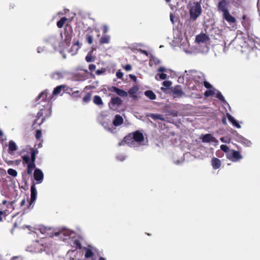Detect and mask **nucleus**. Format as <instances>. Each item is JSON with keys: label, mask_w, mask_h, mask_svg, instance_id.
I'll return each instance as SVG.
<instances>
[{"label": "nucleus", "mask_w": 260, "mask_h": 260, "mask_svg": "<svg viewBox=\"0 0 260 260\" xmlns=\"http://www.w3.org/2000/svg\"><path fill=\"white\" fill-rule=\"evenodd\" d=\"M144 94L151 100H154L156 98L155 94L150 90L145 91Z\"/></svg>", "instance_id": "393cba45"}, {"label": "nucleus", "mask_w": 260, "mask_h": 260, "mask_svg": "<svg viewBox=\"0 0 260 260\" xmlns=\"http://www.w3.org/2000/svg\"><path fill=\"white\" fill-rule=\"evenodd\" d=\"M91 97V93L90 92L87 93L85 96L83 98L84 103H87L90 102Z\"/></svg>", "instance_id": "72a5a7b5"}, {"label": "nucleus", "mask_w": 260, "mask_h": 260, "mask_svg": "<svg viewBox=\"0 0 260 260\" xmlns=\"http://www.w3.org/2000/svg\"><path fill=\"white\" fill-rule=\"evenodd\" d=\"M7 203V201L6 200H4L3 202H2V204L3 205H6Z\"/></svg>", "instance_id": "69168bd1"}, {"label": "nucleus", "mask_w": 260, "mask_h": 260, "mask_svg": "<svg viewBox=\"0 0 260 260\" xmlns=\"http://www.w3.org/2000/svg\"><path fill=\"white\" fill-rule=\"evenodd\" d=\"M221 165V161L216 157H213L211 160V165L215 170L219 169Z\"/></svg>", "instance_id": "a211bd4d"}, {"label": "nucleus", "mask_w": 260, "mask_h": 260, "mask_svg": "<svg viewBox=\"0 0 260 260\" xmlns=\"http://www.w3.org/2000/svg\"><path fill=\"white\" fill-rule=\"evenodd\" d=\"M246 46H249L252 49L255 48L260 50V39L257 37L253 38L248 35L247 41H245L243 44L241 45V47H245Z\"/></svg>", "instance_id": "7ed1b4c3"}, {"label": "nucleus", "mask_w": 260, "mask_h": 260, "mask_svg": "<svg viewBox=\"0 0 260 260\" xmlns=\"http://www.w3.org/2000/svg\"><path fill=\"white\" fill-rule=\"evenodd\" d=\"M167 75L164 73H161V74H157L155 75V78L156 80H158L159 79L165 80L167 78Z\"/></svg>", "instance_id": "473e14b6"}, {"label": "nucleus", "mask_w": 260, "mask_h": 260, "mask_svg": "<svg viewBox=\"0 0 260 260\" xmlns=\"http://www.w3.org/2000/svg\"><path fill=\"white\" fill-rule=\"evenodd\" d=\"M214 137H213L210 134H207L205 135L202 138L203 142L209 143L211 142H214Z\"/></svg>", "instance_id": "412c9836"}, {"label": "nucleus", "mask_w": 260, "mask_h": 260, "mask_svg": "<svg viewBox=\"0 0 260 260\" xmlns=\"http://www.w3.org/2000/svg\"><path fill=\"white\" fill-rule=\"evenodd\" d=\"M99 260H105V259L103 257H100Z\"/></svg>", "instance_id": "774afa93"}, {"label": "nucleus", "mask_w": 260, "mask_h": 260, "mask_svg": "<svg viewBox=\"0 0 260 260\" xmlns=\"http://www.w3.org/2000/svg\"><path fill=\"white\" fill-rule=\"evenodd\" d=\"M214 94V91L212 90H208L205 92L204 95L205 96L208 97Z\"/></svg>", "instance_id": "a19ab883"}, {"label": "nucleus", "mask_w": 260, "mask_h": 260, "mask_svg": "<svg viewBox=\"0 0 260 260\" xmlns=\"http://www.w3.org/2000/svg\"><path fill=\"white\" fill-rule=\"evenodd\" d=\"M193 80L195 82L202 83L205 80L204 76L202 74L194 76Z\"/></svg>", "instance_id": "cd10ccee"}, {"label": "nucleus", "mask_w": 260, "mask_h": 260, "mask_svg": "<svg viewBox=\"0 0 260 260\" xmlns=\"http://www.w3.org/2000/svg\"><path fill=\"white\" fill-rule=\"evenodd\" d=\"M202 13V8L200 2H197L194 6L191 7L189 10V14L190 18L196 20L201 15Z\"/></svg>", "instance_id": "39448f33"}, {"label": "nucleus", "mask_w": 260, "mask_h": 260, "mask_svg": "<svg viewBox=\"0 0 260 260\" xmlns=\"http://www.w3.org/2000/svg\"><path fill=\"white\" fill-rule=\"evenodd\" d=\"M34 177L35 180L37 181L38 183H41L43 181L44 175L41 170L36 169L34 171Z\"/></svg>", "instance_id": "1a4fd4ad"}, {"label": "nucleus", "mask_w": 260, "mask_h": 260, "mask_svg": "<svg viewBox=\"0 0 260 260\" xmlns=\"http://www.w3.org/2000/svg\"><path fill=\"white\" fill-rule=\"evenodd\" d=\"M216 97L221 101H224V98L221 92H218L216 95Z\"/></svg>", "instance_id": "37998d69"}, {"label": "nucleus", "mask_w": 260, "mask_h": 260, "mask_svg": "<svg viewBox=\"0 0 260 260\" xmlns=\"http://www.w3.org/2000/svg\"><path fill=\"white\" fill-rule=\"evenodd\" d=\"M72 95L74 96V97H76V98H79L80 97V95L79 94V91L78 90H77V91H74L73 93H72Z\"/></svg>", "instance_id": "3c124183"}, {"label": "nucleus", "mask_w": 260, "mask_h": 260, "mask_svg": "<svg viewBox=\"0 0 260 260\" xmlns=\"http://www.w3.org/2000/svg\"><path fill=\"white\" fill-rule=\"evenodd\" d=\"M122 100L118 96L113 97L108 103V106L111 110L115 111L122 104Z\"/></svg>", "instance_id": "423d86ee"}, {"label": "nucleus", "mask_w": 260, "mask_h": 260, "mask_svg": "<svg viewBox=\"0 0 260 260\" xmlns=\"http://www.w3.org/2000/svg\"><path fill=\"white\" fill-rule=\"evenodd\" d=\"M104 71L103 70H98L96 71V74L98 75H100L102 74Z\"/></svg>", "instance_id": "bf43d9fd"}, {"label": "nucleus", "mask_w": 260, "mask_h": 260, "mask_svg": "<svg viewBox=\"0 0 260 260\" xmlns=\"http://www.w3.org/2000/svg\"><path fill=\"white\" fill-rule=\"evenodd\" d=\"M18 149V147L16 145V143L12 140H11L9 142V148H8V152L9 153L12 154L13 153L14 151H16Z\"/></svg>", "instance_id": "6ab92c4d"}, {"label": "nucleus", "mask_w": 260, "mask_h": 260, "mask_svg": "<svg viewBox=\"0 0 260 260\" xmlns=\"http://www.w3.org/2000/svg\"><path fill=\"white\" fill-rule=\"evenodd\" d=\"M162 84L166 88H169L172 85V82L170 81H165L163 82Z\"/></svg>", "instance_id": "79ce46f5"}, {"label": "nucleus", "mask_w": 260, "mask_h": 260, "mask_svg": "<svg viewBox=\"0 0 260 260\" xmlns=\"http://www.w3.org/2000/svg\"><path fill=\"white\" fill-rule=\"evenodd\" d=\"M110 41V37L109 35H104L100 40V44L102 45L108 44Z\"/></svg>", "instance_id": "bb28decb"}, {"label": "nucleus", "mask_w": 260, "mask_h": 260, "mask_svg": "<svg viewBox=\"0 0 260 260\" xmlns=\"http://www.w3.org/2000/svg\"><path fill=\"white\" fill-rule=\"evenodd\" d=\"M89 70L91 72H93L95 70L96 66L94 64H91L89 65Z\"/></svg>", "instance_id": "de8ad7c7"}, {"label": "nucleus", "mask_w": 260, "mask_h": 260, "mask_svg": "<svg viewBox=\"0 0 260 260\" xmlns=\"http://www.w3.org/2000/svg\"><path fill=\"white\" fill-rule=\"evenodd\" d=\"M94 255V253L90 248H86L85 252V257L86 258H92Z\"/></svg>", "instance_id": "7c9ffc66"}, {"label": "nucleus", "mask_w": 260, "mask_h": 260, "mask_svg": "<svg viewBox=\"0 0 260 260\" xmlns=\"http://www.w3.org/2000/svg\"><path fill=\"white\" fill-rule=\"evenodd\" d=\"M8 174L13 177H16L17 176V172L13 169H9L8 170Z\"/></svg>", "instance_id": "e433bc0d"}, {"label": "nucleus", "mask_w": 260, "mask_h": 260, "mask_svg": "<svg viewBox=\"0 0 260 260\" xmlns=\"http://www.w3.org/2000/svg\"><path fill=\"white\" fill-rule=\"evenodd\" d=\"M245 141L247 142V143L246 144L247 145V146H249V145L251 143L249 141H247L246 140H245Z\"/></svg>", "instance_id": "338daca9"}, {"label": "nucleus", "mask_w": 260, "mask_h": 260, "mask_svg": "<svg viewBox=\"0 0 260 260\" xmlns=\"http://www.w3.org/2000/svg\"><path fill=\"white\" fill-rule=\"evenodd\" d=\"M4 216H5V212L0 211V222L2 221Z\"/></svg>", "instance_id": "4d7b16f0"}, {"label": "nucleus", "mask_w": 260, "mask_h": 260, "mask_svg": "<svg viewBox=\"0 0 260 260\" xmlns=\"http://www.w3.org/2000/svg\"><path fill=\"white\" fill-rule=\"evenodd\" d=\"M86 40L87 43L91 45L93 43V37L91 35H86Z\"/></svg>", "instance_id": "58836bf2"}, {"label": "nucleus", "mask_w": 260, "mask_h": 260, "mask_svg": "<svg viewBox=\"0 0 260 260\" xmlns=\"http://www.w3.org/2000/svg\"><path fill=\"white\" fill-rule=\"evenodd\" d=\"M134 142H141L144 141L143 134L139 131H136L132 134Z\"/></svg>", "instance_id": "2eb2a0df"}, {"label": "nucleus", "mask_w": 260, "mask_h": 260, "mask_svg": "<svg viewBox=\"0 0 260 260\" xmlns=\"http://www.w3.org/2000/svg\"><path fill=\"white\" fill-rule=\"evenodd\" d=\"M129 77L131 79H132L135 82H136L137 81V77L134 75H132V74H130L129 75Z\"/></svg>", "instance_id": "6e6d98bb"}, {"label": "nucleus", "mask_w": 260, "mask_h": 260, "mask_svg": "<svg viewBox=\"0 0 260 260\" xmlns=\"http://www.w3.org/2000/svg\"><path fill=\"white\" fill-rule=\"evenodd\" d=\"M123 122V119L121 116L117 114L115 116L113 120V124L115 126H118L122 124Z\"/></svg>", "instance_id": "f3484780"}, {"label": "nucleus", "mask_w": 260, "mask_h": 260, "mask_svg": "<svg viewBox=\"0 0 260 260\" xmlns=\"http://www.w3.org/2000/svg\"><path fill=\"white\" fill-rule=\"evenodd\" d=\"M228 5V2L225 0H221L218 3L217 9L219 11H221L223 12V14H224L229 11Z\"/></svg>", "instance_id": "9b49d317"}, {"label": "nucleus", "mask_w": 260, "mask_h": 260, "mask_svg": "<svg viewBox=\"0 0 260 260\" xmlns=\"http://www.w3.org/2000/svg\"><path fill=\"white\" fill-rule=\"evenodd\" d=\"M85 60L88 62H92L94 60V58L90 53H88L85 57Z\"/></svg>", "instance_id": "4c0bfd02"}, {"label": "nucleus", "mask_w": 260, "mask_h": 260, "mask_svg": "<svg viewBox=\"0 0 260 260\" xmlns=\"http://www.w3.org/2000/svg\"><path fill=\"white\" fill-rule=\"evenodd\" d=\"M30 191V200L29 203V206L35 201L37 198V192L35 184H33L31 186Z\"/></svg>", "instance_id": "ddd939ff"}, {"label": "nucleus", "mask_w": 260, "mask_h": 260, "mask_svg": "<svg viewBox=\"0 0 260 260\" xmlns=\"http://www.w3.org/2000/svg\"><path fill=\"white\" fill-rule=\"evenodd\" d=\"M125 144L129 146L134 144V140L132 134H129L128 135L125 136L122 141L118 143V146H120L122 145H124Z\"/></svg>", "instance_id": "6e6552de"}, {"label": "nucleus", "mask_w": 260, "mask_h": 260, "mask_svg": "<svg viewBox=\"0 0 260 260\" xmlns=\"http://www.w3.org/2000/svg\"><path fill=\"white\" fill-rule=\"evenodd\" d=\"M148 117H151L152 119L154 120L159 119L161 121H165V119L164 116L159 114H153V113H149L147 115Z\"/></svg>", "instance_id": "4be33fe9"}, {"label": "nucleus", "mask_w": 260, "mask_h": 260, "mask_svg": "<svg viewBox=\"0 0 260 260\" xmlns=\"http://www.w3.org/2000/svg\"><path fill=\"white\" fill-rule=\"evenodd\" d=\"M157 71H158V72H161V73H162V72H165V71H166V69H165V68H164V67H160V68H159L158 69Z\"/></svg>", "instance_id": "13d9d810"}, {"label": "nucleus", "mask_w": 260, "mask_h": 260, "mask_svg": "<svg viewBox=\"0 0 260 260\" xmlns=\"http://www.w3.org/2000/svg\"><path fill=\"white\" fill-rule=\"evenodd\" d=\"M124 68L126 71H129L132 69V66L129 64L125 65Z\"/></svg>", "instance_id": "603ef678"}, {"label": "nucleus", "mask_w": 260, "mask_h": 260, "mask_svg": "<svg viewBox=\"0 0 260 260\" xmlns=\"http://www.w3.org/2000/svg\"><path fill=\"white\" fill-rule=\"evenodd\" d=\"M51 95L48 96L47 90L42 91L36 98V105L40 104L43 102L45 103L44 105L51 106Z\"/></svg>", "instance_id": "20e7f679"}, {"label": "nucleus", "mask_w": 260, "mask_h": 260, "mask_svg": "<svg viewBox=\"0 0 260 260\" xmlns=\"http://www.w3.org/2000/svg\"><path fill=\"white\" fill-rule=\"evenodd\" d=\"M73 246L75 247L76 249L81 248V245L80 241L79 240L76 239L73 241Z\"/></svg>", "instance_id": "f704fd0d"}, {"label": "nucleus", "mask_w": 260, "mask_h": 260, "mask_svg": "<svg viewBox=\"0 0 260 260\" xmlns=\"http://www.w3.org/2000/svg\"><path fill=\"white\" fill-rule=\"evenodd\" d=\"M26 203V201H25V199H23L21 201V203H20V206H24Z\"/></svg>", "instance_id": "680f3d73"}, {"label": "nucleus", "mask_w": 260, "mask_h": 260, "mask_svg": "<svg viewBox=\"0 0 260 260\" xmlns=\"http://www.w3.org/2000/svg\"><path fill=\"white\" fill-rule=\"evenodd\" d=\"M93 102L94 104L99 106H102L104 105L103 101L99 95H94L93 96Z\"/></svg>", "instance_id": "a878e982"}, {"label": "nucleus", "mask_w": 260, "mask_h": 260, "mask_svg": "<svg viewBox=\"0 0 260 260\" xmlns=\"http://www.w3.org/2000/svg\"><path fill=\"white\" fill-rule=\"evenodd\" d=\"M220 149L226 153V156H227V154L229 153L231 150L230 149L228 146L223 144L220 146Z\"/></svg>", "instance_id": "c9c22d12"}, {"label": "nucleus", "mask_w": 260, "mask_h": 260, "mask_svg": "<svg viewBox=\"0 0 260 260\" xmlns=\"http://www.w3.org/2000/svg\"><path fill=\"white\" fill-rule=\"evenodd\" d=\"M226 116H227L228 120L232 123H233V122H235L236 120L235 119V118L232 115H231L230 114L227 113Z\"/></svg>", "instance_id": "c03bdc74"}, {"label": "nucleus", "mask_w": 260, "mask_h": 260, "mask_svg": "<svg viewBox=\"0 0 260 260\" xmlns=\"http://www.w3.org/2000/svg\"><path fill=\"white\" fill-rule=\"evenodd\" d=\"M203 83L204 84V86L206 88L210 89L212 87V85L207 81L204 80V82Z\"/></svg>", "instance_id": "49530a36"}, {"label": "nucleus", "mask_w": 260, "mask_h": 260, "mask_svg": "<svg viewBox=\"0 0 260 260\" xmlns=\"http://www.w3.org/2000/svg\"><path fill=\"white\" fill-rule=\"evenodd\" d=\"M6 162H7V164L8 165H12L13 163V161L12 160H9V161L6 160Z\"/></svg>", "instance_id": "e2e57ef3"}, {"label": "nucleus", "mask_w": 260, "mask_h": 260, "mask_svg": "<svg viewBox=\"0 0 260 260\" xmlns=\"http://www.w3.org/2000/svg\"><path fill=\"white\" fill-rule=\"evenodd\" d=\"M51 77L52 79L59 80L63 78L64 74L62 72L57 71L56 72L53 73L51 75Z\"/></svg>", "instance_id": "5701e85b"}, {"label": "nucleus", "mask_w": 260, "mask_h": 260, "mask_svg": "<svg viewBox=\"0 0 260 260\" xmlns=\"http://www.w3.org/2000/svg\"><path fill=\"white\" fill-rule=\"evenodd\" d=\"M67 20V18L66 17H62L59 21L57 22V26L59 28H62Z\"/></svg>", "instance_id": "2f4dec72"}, {"label": "nucleus", "mask_w": 260, "mask_h": 260, "mask_svg": "<svg viewBox=\"0 0 260 260\" xmlns=\"http://www.w3.org/2000/svg\"><path fill=\"white\" fill-rule=\"evenodd\" d=\"M31 246L34 247V251L36 252H39L42 250L43 245L39 243L38 241L34 242Z\"/></svg>", "instance_id": "b1692460"}, {"label": "nucleus", "mask_w": 260, "mask_h": 260, "mask_svg": "<svg viewBox=\"0 0 260 260\" xmlns=\"http://www.w3.org/2000/svg\"><path fill=\"white\" fill-rule=\"evenodd\" d=\"M26 152L27 154L22 155L21 158L23 165H27V174L30 175L32 174L33 170L36 168L35 161L38 151L32 148H29L27 149Z\"/></svg>", "instance_id": "f257e3e1"}, {"label": "nucleus", "mask_w": 260, "mask_h": 260, "mask_svg": "<svg viewBox=\"0 0 260 260\" xmlns=\"http://www.w3.org/2000/svg\"><path fill=\"white\" fill-rule=\"evenodd\" d=\"M226 116H227L228 120L232 123H233V122H235L236 120L235 119V118L232 115H231L230 114L227 113Z\"/></svg>", "instance_id": "a18cd8bd"}, {"label": "nucleus", "mask_w": 260, "mask_h": 260, "mask_svg": "<svg viewBox=\"0 0 260 260\" xmlns=\"http://www.w3.org/2000/svg\"><path fill=\"white\" fill-rule=\"evenodd\" d=\"M222 122L224 125H226V120L225 117H223L222 118Z\"/></svg>", "instance_id": "052dcab7"}, {"label": "nucleus", "mask_w": 260, "mask_h": 260, "mask_svg": "<svg viewBox=\"0 0 260 260\" xmlns=\"http://www.w3.org/2000/svg\"><path fill=\"white\" fill-rule=\"evenodd\" d=\"M209 40V37L205 34H201L196 36V41L198 43H204Z\"/></svg>", "instance_id": "dca6fc26"}, {"label": "nucleus", "mask_w": 260, "mask_h": 260, "mask_svg": "<svg viewBox=\"0 0 260 260\" xmlns=\"http://www.w3.org/2000/svg\"><path fill=\"white\" fill-rule=\"evenodd\" d=\"M232 124L238 128H240L241 127V125L239 124V123H238V122L236 120L235 121V122H233Z\"/></svg>", "instance_id": "5fc2aeb1"}, {"label": "nucleus", "mask_w": 260, "mask_h": 260, "mask_svg": "<svg viewBox=\"0 0 260 260\" xmlns=\"http://www.w3.org/2000/svg\"><path fill=\"white\" fill-rule=\"evenodd\" d=\"M110 90L112 92H116L118 95L121 97H126L128 95V93L126 91L115 86H112Z\"/></svg>", "instance_id": "4468645a"}, {"label": "nucleus", "mask_w": 260, "mask_h": 260, "mask_svg": "<svg viewBox=\"0 0 260 260\" xmlns=\"http://www.w3.org/2000/svg\"><path fill=\"white\" fill-rule=\"evenodd\" d=\"M173 92V94L177 97H181L184 94V92L179 87H175Z\"/></svg>", "instance_id": "c85d7f7f"}, {"label": "nucleus", "mask_w": 260, "mask_h": 260, "mask_svg": "<svg viewBox=\"0 0 260 260\" xmlns=\"http://www.w3.org/2000/svg\"><path fill=\"white\" fill-rule=\"evenodd\" d=\"M116 77L118 78V79H121L122 77H123V74L122 72H121L120 71H118L116 72Z\"/></svg>", "instance_id": "8fccbe9b"}, {"label": "nucleus", "mask_w": 260, "mask_h": 260, "mask_svg": "<svg viewBox=\"0 0 260 260\" xmlns=\"http://www.w3.org/2000/svg\"><path fill=\"white\" fill-rule=\"evenodd\" d=\"M42 131L41 129L37 130L35 135L36 139L38 140H40L42 137Z\"/></svg>", "instance_id": "ea45409f"}, {"label": "nucleus", "mask_w": 260, "mask_h": 260, "mask_svg": "<svg viewBox=\"0 0 260 260\" xmlns=\"http://www.w3.org/2000/svg\"><path fill=\"white\" fill-rule=\"evenodd\" d=\"M223 18L225 19L228 22L230 23H235L236 22V19L235 17L232 16L229 12H227L226 13L223 14Z\"/></svg>", "instance_id": "aec40b11"}, {"label": "nucleus", "mask_w": 260, "mask_h": 260, "mask_svg": "<svg viewBox=\"0 0 260 260\" xmlns=\"http://www.w3.org/2000/svg\"><path fill=\"white\" fill-rule=\"evenodd\" d=\"M43 108L40 109V111L37 113L36 118L33 122L32 126L35 128V125L38 124V125H41L51 115V106L42 105Z\"/></svg>", "instance_id": "f03ea898"}, {"label": "nucleus", "mask_w": 260, "mask_h": 260, "mask_svg": "<svg viewBox=\"0 0 260 260\" xmlns=\"http://www.w3.org/2000/svg\"><path fill=\"white\" fill-rule=\"evenodd\" d=\"M170 19H171V21L174 23V20H173V14H171V15H170Z\"/></svg>", "instance_id": "0e129e2a"}, {"label": "nucleus", "mask_w": 260, "mask_h": 260, "mask_svg": "<svg viewBox=\"0 0 260 260\" xmlns=\"http://www.w3.org/2000/svg\"><path fill=\"white\" fill-rule=\"evenodd\" d=\"M138 90V86L137 85H134L128 90L127 93L129 94V97L132 98L133 100H137L138 97L137 95V93Z\"/></svg>", "instance_id": "9d476101"}, {"label": "nucleus", "mask_w": 260, "mask_h": 260, "mask_svg": "<svg viewBox=\"0 0 260 260\" xmlns=\"http://www.w3.org/2000/svg\"><path fill=\"white\" fill-rule=\"evenodd\" d=\"M50 229H47V228H42L40 229V231L42 233H46Z\"/></svg>", "instance_id": "864d4df0"}, {"label": "nucleus", "mask_w": 260, "mask_h": 260, "mask_svg": "<svg viewBox=\"0 0 260 260\" xmlns=\"http://www.w3.org/2000/svg\"><path fill=\"white\" fill-rule=\"evenodd\" d=\"M226 158L233 162H236L242 159L243 156L239 151L231 149L227 154Z\"/></svg>", "instance_id": "0eeeda50"}, {"label": "nucleus", "mask_w": 260, "mask_h": 260, "mask_svg": "<svg viewBox=\"0 0 260 260\" xmlns=\"http://www.w3.org/2000/svg\"><path fill=\"white\" fill-rule=\"evenodd\" d=\"M241 23L243 26L245 28V30H247V33L251 30V25L250 23V20L247 18L246 15H243L242 16V20Z\"/></svg>", "instance_id": "f8f14e48"}, {"label": "nucleus", "mask_w": 260, "mask_h": 260, "mask_svg": "<svg viewBox=\"0 0 260 260\" xmlns=\"http://www.w3.org/2000/svg\"><path fill=\"white\" fill-rule=\"evenodd\" d=\"M66 87V85H61L56 87L53 91V95H57L59 94L62 89H64Z\"/></svg>", "instance_id": "c756f323"}, {"label": "nucleus", "mask_w": 260, "mask_h": 260, "mask_svg": "<svg viewBox=\"0 0 260 260\" xmlns=\"http://www.w3.org/2000/svg\"><path fill=\"white\" fill-rule=\"evenodd\" d=\"M102 31L103 35H105L108 31V27L107 25H105L102 27Z\"/></svg>", "instance_id": "09e8293b"}]
</instances>
